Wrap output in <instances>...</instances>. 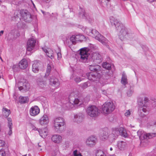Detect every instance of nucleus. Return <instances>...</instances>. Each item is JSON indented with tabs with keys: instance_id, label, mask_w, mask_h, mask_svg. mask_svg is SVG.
Here are the masks:
<instances>
[{
	"instance_id": "56",
	"label": "nucleus",
	"mask_w": 156,
	"mask_h": 156,
	"mask_svg": "<svg viewBox=\"0 0 156 156\" xmlns=\"http://www.w3.org/2000/svg\"><path fill=\"white\" fill-rule=\"evenodd\" d=\"M52 15H54V16H55V17H57V13H55L54 14L53 13H52Z\"/></svg>"
},
{
	"instance_id": "64",
	"label": "nucleus",
	"mask_w": 156,
	"mask_h": 156,
	"mask_svg": "<svg viewBox=\"0 0 156 156\" xmlns=\"http://www.w3.org/2000/svg\"><path fill=\"white\" fill-rule=\"evenodd\" d=\"M39 149H40V150L41 151L42 149H40V148H39Z\"/></svg>"
},
{
	"instance_id": "59",
	"label": "nucleus",
	"mask_w": 156,
	"mask_h": 156,
	"mask_svg": "<svg viewBox=\"0 0 156 156\" xmlns=\"http://www.w3.org/2000/svg\"><path fill=\"white\" fill-rule=\"evenodd\" d=\"M109 156H115V155L114 154H113L112 155H110Z\"/></svg>"
},
{
	"instance_id": "9",
	"label": "nucleus",
	"mask_w": 156,
	"mask_h": 156,
	"mask_svg": "<svg viewBox=\"0 0 156 156\" xmlns=\"http://www.w3.org/2000/svg\"><path fill=\"white\" fill-rule=\"evenodd\" d=\"M88 68L91 71L95 73L96 74H101V67L100 66L95 65L97 63L88 62Z\"/></svg>"
},
{
	"instance_id": "10",
	"label": "nucleus",
	"mask_w": 156,
	"mask_h": 156,
	"mask_svg": "<svg viewBox=\"0 0 156 156\" xmlns=\"http://www.w3.org/2000/svg\"><path fill=\"white\" fill-rule=\"evenodd\" d=\"M20 14L23 20L26 22H29L31 21V16L27 10H21Z\"/></svg>"
},
{
	"instance_id": "43",
	"label": "nucleus",
	"mask_w": 156,
	"mask_h": 156,
	"mask_svg": "<svg viewBox=\"0 0 156 156\" xmlns=\"http://www.w3.org/2000/svg\"><path fill=\"white\" fill-rule=\"evenodd\" d=\"M6 153L4 150H0V156H5Z\"/></svg>"
},
{
	"instance_id": "12",
	"label": "nucleus",
	"mask_w": 156,
	"mask_h": 156,
	"mask_svg": "<svg viewBox=\"0 0 156 156\" xmlns=\"http://www.w3.org/2000/svg\"><path fill=\"white\" fill-rule=\"evenodd\" d=\"M89 80L94 81L98 80L101 77V74H94L92 73H88L86 74Z\"/></svg>"
},
{
	"instance_id": "57",
	"label": "nucleus",
	"mask_w": 156,
	"mask_h": 156,
	"mask_svg": "<svg viewBox=\"0 0 156 156\" xmlns=\"http://www.w3.org/2000/svg\"><path fill=\"white\" fill-rule=\"evenodd\" d=\"M78 156H82L80 153H78Z\"/></svg>"
},
{
	"instance_id": "54",
	"label": "nucleus",
	"mask_w": 156,
	"mask_h": 156,
	"mask_svg": "<svg viewBox=\"0 0 156 156\" xmlns=\"http://www.w3.org/2000/svg\"><path fill=\"white\" fill-rule=\"evenodd\" d=\"M101 91H102V93L103 94H104V95H106V94H107V92H106V91L105 90H102Z\"/></svg>"
},
{
	"instance_id": "48",
	"label": "nucleus",
	"mask_w": 156,
	"mask_h": 156,
	"mask_svg": "<svg viewBox=\"0 0 156 156\" xmlns=\"http://www.w3.org/2000/svg\"><path fill=\"white\" fill-rule=\"evenodd\" d=\"M52 0H42V2L44 3L47 4L50 2Z\"/></svg>"
},
{
	"instance_id": "15",
	"label": "nucleus",
	"mask_w": 156,
	"mask_h": 156,
	"mask_svg": "<svg viewBox=\"0 0 156 156\" xmlns=\"http://www.w3.org/2000/svg\"><path fill=\"white\" fill-rule=\"evenodd\" d=\"M40 112V109L37 105L32 107L29 111L30 115L33 116H35L37 115Z\"/></svg>"
},
{
	"instance_id": "17",
	"label": "nucleus",
	"mask_w": 156,
	"mask_h": 156,
	"mask_svg": "<svg viewBox=\"0 0 156 156\" xmlns=\"http://www.w3.org/2000/svg\"><path fill=\"white\" fill-rule=\"evenodd\" d=\"M108 129L106 128L103 130L102 133H101L99 135V137L101 140H105L107 139L109 140V135H108Z\"/></svg>"
},
{
	"instance_id": "58",
	"label": "nucleus",
	"mask_w": 156,
	"mask_h": 156,
	"mask_svg": "<svg viewBox=\"0 0 156 156\" xmlns=\"http://www.w3.org/2000/svg\"><path fill=\"white\" fill-rule=\"evenodd\" d=\"M112 149H112V147H110V150L111 151H112Z\"/></svg>"
},
{
	"instance_id": "22",
	"label": "nucleus",
	"mask_w": 156,
	"mask_h": 156,
	"mask_svg": "<svg viewBox=\"0 0 156 156\" xmlns=\"http://www.w3.org/2000/svg\"><path fill=\"white\" fill-rule=\"evenodd\" d=\"M28 66V63L27 60L25 59H23L20 61L19 63V66L20 68L22 69H26Z\"/></svg>"
},
{
	"instance_id": "14",
	"label": "nucleus",
	"mask_w": 156,
	"mask_h": 156,
	"mask_svg": "<svg viewBox=\"0 0 156 156\" xmlns=\"http://www.w3.org/2000/svg\"><path fill=\"white\" fill-rule=\"evenodd\" d=\"M18 85L19 90H21L23 89L28 90L29 89V84L27 81L20 82L18 83Z\"/></svg>"
},
{
	"instance_id": "33",
	"label": "nucleus",
	"mask_w": 156,
	"mask_h": 156,
	"mask_svg": "<svg viewBox=\"0 0 156 156\" xmlns=\"http://www.w3.org/2000/svg\"><path fill=\"white\" fill-rule=\"evenodd\" d=\"M75 36L77 41H83L85 38V36L81 34H75Z\"/></svg>"
},
{
	"instance_id": "35",
	"label": "nucleus",
	"mask_w": 156,
	"mask_h": 156,
	"mask_svg": "<svg viewBox=\"0 0 156 156\" xmlns=\"http://www.w3.org/2000/svg\"><path fill=\"white\" fill-rule=\"evenodd\" d=\"M38 84L39 87L41 88H43L46 86V82L44 81L37 82Z\"/></svg>"
},
{
	"instance_id": "11",
	"label": "nucleus",
	"mask_w": 156,
	"mask_h": 156,
	"mask_svg": "<svg viewBox=\"0 0 156 156\" xmlns=\"http://www.w3.org/2000/svg\"><path fill=\"white\" fill-rule=\"evenodd\" d=\"M36 43L35 39L33 38L29 39L27 43V51H30L34 49L35 45Z\"/></svg>"
},
{
	"instance_id": "19",
	"label": "nucleus",
	"mask_w": 156,
	"mask_h": 156,
	"mask_svg": "<svg viewBox=\"0 0 156 156\" xmlns=\"http://www.w3.org/2000/svg\"><path fill=\"white\" fill-rule=\"evenodd\" d=\"M51 140L55 143L59 144L62 141V137L59 135L54 134L52 136Z\"/></svg>"
},
{
	"instance_id": "20",
	"label": "nucleus",
	"mask_w": 156,
	"mask_h": 156,
	"mask_svg": "<svg viewBox=\"0 0 156 156\" xmlns=\"http://www.w3.org/2000/svg\"><path fill=\"white\" fill-rule=\"evenodd\" d=\"M43 50L46 53L47 55L50 58L52 59L54 58L53 51L49 48H46L45 47L42 48Z\"/></svg>"
},
{
	"instance_id": "28",
	"label": "nucleus",
	"mask_w": 156,
	"mask_h": 156,
	"mask_svg": "<svg viewBox=\"0 0 156 156\" xmlns=\"http://www.w3.org/2000/svg\"><path fill=\"white\" fill-rule=\"evenodd\" d=\"M2 113L3 116L7 118L10 114V111L7 108L3 107L2 109Z\"/></svg>"
},
{
	"instance_id": "29",
	"label": "nucleus",
	"mask_w": 156,
	"mask_h": 156,
	"mask_svg": "<svg viewBox=\"0 0 156 156\" xmlns=\"http://www.w3.org/2000/svg\"><path fill=\"white\" fill-rule=\"evenodd\" d=\"M82 30L88 36H90V35H93L91 33L92 29L91 28L83 27Z\"/></svg>"
},
{
	"instance_id": "63",
	"label": "nucleus",
	"mask_w": 156,
	"mask_h": 156,
	"mask_svg": "<svg viewBox=\"0 0 156 156\" xmlns=\"http://www.w3.org/2000/svg\"><path fill=\"white\" fill-rule=\"evenodd\" d=\"M38 145L39 147H41V145H39V144H38Z\"/></svg>"
},
{
	"instance_id": "23",
	"label": "nucleus",
	"mask_w": 156,
	"mask_h": 156,
	"mask_svg": "<svg viewBox=\"0 0 156 156\" xmlns=\"http://www.w3.org/2000/svg\"><path fill=\"white\" fill-rule=\"evenodd\" d=\"M38 132L40 136L43 138H45L48 134V129L46 128L42 129H39Z\"/></svg>"
},
{
	"instance_id": "44",
	"label": "nucleus",
	"mask_w": 156,
	"mask_h": 156,
	"mask_svg": "<svg viewBox=\"0 0 156 156\" xmlns=\"http://www.w3.org/2000/svg\"><path fill=\"white\" fill-rule=\"evenodd\" d=\"M131 114L130 110H126V112L125 113V115L126 116L128 117Z\"/></svg>"
},
{
	"instance_id": "16",
	"label": "nucleus",
	"mask_w": 156,
	"mask_h": 156,
	"mask_svg": "<svg viewBox=\"0 0 156 156\" xmlns=\"http://www.w3.org/2000/svg\"><path fill=\"white\" fill-rule=\"evenodd\" d=\"M97 141L95 136H92L89 137L86 141V144L89 146L91 147L94 145Z\"/></svg>"
},
{
	"instance_id": "50",
	"label": "nucleus",
	"mask_w": 156,
	"mask_h": 156,
	"mask_svg": "<svg viewBox=\"0 0 156 156\" xmlns=\"http://www.w3.org/2000/svg\"><path fill=\"white\" fill-rule=\"evenodd\" d=\"M133 90H130L129 91L127 92V95L129 96L131 95L133 93Z\"/></svg>"
},
{
	"instance_id": "51",
	"label": "nucleus",
	"mask_w": 156,
	"mask_h": 156,
	"mask_svg": "<svg viewBox=\"0 0 156 156\" xmlns=\"http://www.w3.org/2000/svg\"><path fill=\"white\" fill-rule=\"evenodd\" d=\"M57 55L58 56V59H60L62 57V55L60 52H58L57 53Z\"/></svg>"
},
{
	"instance_id": "52",
	"label": "nucleus",
	"mask_w": 156,
	"mask_h": 156,
	"mask_svg": "<svg viewBox=\"0 0 156 156\" xmlns=\"http://www.w3.org/2000/svg\"><path fill=\"white\" fill-rule=\"evenodd\" d=\"M150 125L151 126H156V121H153L150 123Z\"/></svg>"
},
{
	"instance_id": "34",
	"label": "nucleus",
	"mask_w": 156,
	"mask_h": 156,
	"mask_svg": "<svg viewBox=\"0 0 156 156\" xmlns=\"http://www.w3.org/2000/svg\"><path fill=\"white\" fill-rule=\"evenodd\" d=\"M102 67L108 70H110L111 69V65L110 64L107 62H103L102 65Z\"/></svg>"
},
{
	"instance_id": "2",
	"label": "nucleus",
	"mask_w": 156,
	"mask_h": 156,
	"mask_svg": "<svg viewBox=\"0 0 156 156\" xmlns=\"http://www.w3.org/2000/svg\"><path fill=\"white\" fill-rule=\"evenodd\" d=\"M110 20L111 25L115 26L116 29L119 31L118 35L122 41L130 39L131 34L128 33V29L123 24L113 16L110 17Z\"/></svg>"
},
{
	"instance_id": "18",
	"label": "nucleus",
	"mask_w": 156,
	"mask_h": 156,
	"mask_svg": "<svg viewBox=\"0 0 156 156\" xmlns=\"http://www.w3.org/2000/svg\"><path fill=\"white\" fill-rule=\"evenodd\" d=\"M49 122V119L48 116L46 115H44L39 120V123L42 126L48 124Z\"/></svg>"
},
{
	"instance_id": "40",
	"label": "nucleus",
	"mask_w": 156,
	"mask_h": 156,
	"mask_svg": "<svg viewBox=\"0 0 156 156\" xmlns=\"http://www.w3.org/2000/svg\"><path fill=\"white\" fill-rule=\"evenodd\" d=\"M89 83L88 82H85L81 84V86L83 89H86L88 86H90V85H88Z\"/></svg>"
},
{
	"instance_id": "32",
	"label": "nucleus",
	"mask_w": 156,
	"mask_h": 156,
	"mask_svg": "<svg viewBox=\"0 0 156 156\" xmlns=\"http://www.w3.org/2000/svg\"><path fill=\"white\" fill-rule=\"evenodd\" d=\"M19 99V102L21 104L26 103L28 101V98L27 97L20 96Z\"/></svg>"
},
{
	"instance_id": "47",
	"label": "nucleus",
	"mask_w": 156,
	"mask_h": 156,
	"mask_svg": "<svg viewBox=\"0 0 156 156\" xmlns=\"http://www.w3.org/2000/svg\"><path fill=\"white\" fill-rule=\"evenodd\" d=\"M5 144V142L2 140H0V147H3Z\"/></svg>"
},
{
	"instance_id": "4",
	"label": "nucleus",
	"mask_w": 156,
	"mask_h": 156,
	"mask_svg": "<svg viewBox=\"0 0 156 156\" xmlns=\"http://www.w3.org/2000/svg\"><path fill=\"white\" fill-rule=\"evenodd\" d=\"M73 95L74 94L71 93L69 96V101L64 104L63 107L66 110L72 109L74 105H77L79 103L80 105L81 104L80 101L78 98H75Z\"/></svg>"
},
{
	"instance_id": "42",
	"label": "nucleus",
	"mask_w": 156,
	"mask_h": 156,
	"mask_svg": "<svg viewBox=\"0 0 156 156\" xmlns=\"http://www.w3.org/2000/svg\"><path fill=\"white\" fill-rule=\"evenodd\" d=\"M144 107H143V108L139 107L138 110V112H139L141 113V111H142L144 112H146L147 111V110L146 108Z\"/></svg>"
},
{
	"instance_id": "55",
	"label": "nucleus",
	"mask_w": 156,
	"mask_h": 156,
	"mask_svg": "<svg viewBox=\"0 0 156 156\" xmlns=\"http://www.w3.org/2000/svg\"><path fill=\"white\" fill-rule=\"evenodd\" d=\"M4 31L1 30L0 32V36H1L3 34Z\"/></svg>"
},
{
	"instance_id": "31",
	"label": "nucleus",
	"mask_w": 156,
	"mask_h": 156,
	"mask_svg": "<svg viewBox=\"0 0 156 156\" xmlns=\"http://www.w3.org/2000/svg\"><path fill=\"white\" fill-rule=\"evenodd\" d=\"M95 156H108L106 153L104 151L98 150L96 151L95 152Z\"/></svg>"
},
{
	"instance_id": "38",
	"label": "nucleus",
	"mask_w": 156,
	"mask_h": 156,
	"mask_svg": "<svg viewBox=\"0 0 156 156\" xmlns=\"http://www.w3.org/2000/svg\"><path fill=\"white\" fill-rule=\"evenodd\" d=\"M144 132L143 131L141 130H139L137 132V133L138 136L139 137L140 139L141 138V137L144 136L145 135V134H144Z\"/></svg>"
},
{
	"instance_id": "8",
	"label": "nucleus",
	"mask_w": 156,
	"mask_h": 156,
	"mask_svg": "<svg viewBox=\"0 0 156 156\" xmlns=\"http://www.w3.org/2000/svg\"><path fill=\"white\" fill-rule=\"evenodd\" d=\"M87 112L88 115L91 117H96L100 114L98 108L94 105L89 106L87 109Z\"/></svg>"
},
{
	"instance_id": "41",
	"label": "nucleus",
	"mask_w": 156,
	"mask_h": 156,
	"mask_svg": "<svg viewBox=\"0 0 156 156\" xmlns=\"http://www.w3.org/2000/svg\"><path fill=\"white\" fill-rule=\"evenodd\" d=\"M144 101H140L138 102V104L139 107L143 108V107H146L147 105L145 103H144Z\"/></svg>"
},
{
	"instance_id": "7",
	"label": "nucleus",
	"mask_w": 156,
	"mask_h": 156,
	"mask_svg": "<svg viewBox=\"0 0 156 156\" xmlns=\"http://www.w3.org/2000/svg\"><path fill=\"white\" fill-rule=\"evenodd\" d=\"M115 109L114 104L111 102H106L102 106L101 112L105 115L111 113Z\"/></svg>"
},
{
	"instance_id": "46",
	"label": "nucleus",
	"mask_w": 156,
	"mask_h": 156,
	"mask_svg": "<svg viewBox=\"0 0 156 156\" xmlns=\"http://www.w3.org/2000/svg\"><path fill=\"white\" fill-rule=\"evenodd\" d=\"M74 80L76 83H79L81 80V79L79 77H76L74 79Z\"/></svg>"
},
{
	"instance_id": "61",
	"label": "nucleus",
	"mask_w": 156,
	"mask_h": 156,
	"mask_svg": "<svg viewBox=\"0 0 156 156\" xmlns=\"http://www.w3.org/2000/svg\"><path fill=\"white\" fill-rule=\"evenodd\" d=\"M42 12L43 13V14H44V12L43 11H42Z\"/></svg>"
},
{
	"instance_id": "3",
	"label": "nucleus",
	"mask_w": 156,
	"mask_h": 156,
	"mask_svg": "<svg viewBox=\"0 0 156 156\" xmlns=\"http://www.w3.org/2000/svg\"><path fill=\"white\" fill-rule=\"evenodd\" d=\"M111 130L112 133L109 135V137L110 142H112L119 135L125 138L128 137L126 131L124 127L119 126L113 128Z\"/></svg>"
},
{
	"instance_id": "45",
	"label": "nucleus",
	"mask_w": 156,
	"mask_h": 156,
	"mask_svg": "<svg viewBox=\"0 0 156 156\" xmlns=\"http://www.w3.org/2000/svg\"><path fill=\"white\" fill-rule=\"evenodd\" d=\"M30 126L32 128V129L35 130H37L38 131L39 129L37 128L34 125L32 124H30Z\"/></svg>"
},
{
	"instance_id": "6",
	"label": "nucleus",
	"mask_w": 156,
	"mask_h": 156,
	"mask_svg": "<svg viewBox=\"0 0 156 156\" xmlns=\"http://www.w3.org/2000/svg\"><path fill=\"white\" fill-rule=\"evenodd\" d=\"M91 33L93 35L90 36L94 38L96 40L102 43L103 45H107L108 43V40L103 36L100 34L96 29H92Z\"/></svg>"
},
{
	"instance_id": "24",
	"label": "nucleus",
	"mask_w": 156,
	"mask_h": 156,
	"mask_svg": "<svg viewBox=\"0 0 156 156\" xmlns=\"http://www.w3.org/2000/svg\"><path fill=\"white\" fill-rule=\"evenodd\" d=\"M39 63L38 61H35L34 62L32 65V71L34 73H37L39 71L38 67Z\"/></svg>"
},
{
	"instance_id": "1",
	"label": "nucleus",
	"mask_w": 156,
	"mask_h": 156,
	"mask_svg": "<svg viewBox=\"0 0 156 156\" xmlns=\"http://www.w3.org/2000/svg\"><path fill=\"white\" fill-rule=\"evenodd\" d=\"M86 48H84L80 49V61L83 62H88L99 64L102 62V58L98 52H93L89 54L86 50Z\"/></svg>"
},
{
	"instance_id": "13",
	"label": "nucleus",
	"mask_w": 156,
	"mask_h": 156,
	"mask_svg": "<svg viewBox=\"0 0 156 156\" xmlns=\"http://www.w3.org/2000/svg\"><path fill=\"white\" fill-rule=\"evenodd\" d=\"M50 85L55 87L56 88H58L60 85V82L58 79L54 76H51L49 79Z\"/></svg>"
},
{
	"instance_id": "37",
	"label": "nucleus",
	"mask_w": 156,
	"mask_h": 156,
	"mask_svg": "<svg viewBox=\"0 0 156 156\" xmlns=\"http://www.w3.org/2000/svg\"><path fill=\"white\" fill-rule=\"evenodd\" d=\"M51 66L48 64L47 69L46 70V73L45 75V77H47L49 75L51 69Z\"/></svg>"
},
{
	"instance_id": "60",
	"label": "nucleus",
	"mask_w": 156,
	"mask_h": 156,
	"mask_svg": "<svg viewBox=\"0 0 156 156\" xmlns=\"http://www.w3.org/2000/svg\"><path fill=\"white\" fill-rule=\"evenodd\" d=\"M128 156H132V155L131 154H129Z\"/></svg>"
},
{
	"instance_id": "30",
	"label": "nucleus",
	"mask_w": 156,
	"mask_h": 156,
	"mask_svg": "<svg viewBox=\"0 0 156 156\" xmlns=\"http://www.w3.org/2000/svg\"><path fill=\"white\" fill-rule=\"evenodd\" d=\"M84 10H82V12L80 13L79 16L80 17L82 18L83 19H87L90 22H91L90 21L89 19H90V17L88 16L87 15V14H86L84 12Z\"/></svg>"
},
{
	"instance_id": "27",
	"label": "nucleus",
	"mask_w": 156,
	"mask_h": 156,
	"mask_svg": "<svg viewBox=\"0 0 156 156\" xmlns=\"http://www.w3.org/2000/svg\"><path fill=\"white\" fill-rule=\"evenodd\" d=\"M126 146V143L123 141H119L118 143V147L120 150H124Z\"/></svg>"
},
{
	"instance_id": "49",
	"label": "nucleus",
	"mask_w": 156,
	"mask_h": 156,
	"mask_svg": "<svg viewBox=\"0 0 156 156\" xmlns=\"http://www.w3.org/2000/svg\"><path fill=\"white\" fill-rule=\"evenodd\" d=\"M73 156H78V154H77V151L75 150L73 152Z\"/></svg>"
},
{
	"instance_id": "26",
	"label": "nucleus",
	"mask_w": 156,
	"mask_h": 156,
	"mask_svg": "<svg viewBox=\"0 0 156 156\" xmlns=\"http://www.w3.org/2000/svg\"><path fill=\"white\" fill-rule=\"evenodd\" d=\"M121 83L124 85L125 86L128 83L127 76L125 73L123 72L121 79Z\"/></svg>"
},
{
	"instance_id": "39",
	"label": "nucleus",
	"mask_w": 156,
	"mask_h": 156,
	"mask_svg": "<svg viewBox=\"0 0 156 156\" xmlns=\"http://www.w3.org/2000/svg\"><path fill=\"white\" fill-rule=\"evenodd\" d=\"M145 135L146 137L148 138H151L155 136L156 135V133H148L146 134Z\"/></svg>"
},
{
	"instance_id": "53",
	"label": "nucleus",
	"mask_w": 156,
	"mask_h": 156,
	"mask_svg": "<svg viewBox=\"0 0 156 156\" xmlns=\"http://www.w3.org/2000/svg\"><path fill=\"white\" fill-rule=\"evenodd\" d=\"M148 101H149V99L147 98L146 97H145L144 98V103H145L146 104V103H147V102H148Z\"/></svg>"
},
{
	"instance_id": "25",
	"label": "nucleus",
	"mask_w": 156,
	"mask_h": 156,
	"mask_svg": "<svg viewBox=\"0 0 156 156\" xmlns=\"http://www.w3.org/2000/svg\"><path fill=\"white\" fill-rule=\"evenodd\" d=\"M74 120L78 123L81 122L83 119V115L81 113H79L74 115Z\"/></svg>"
},
{
	"instance_id": "21",
	"label": "nucleus",
	"mask_w": 156,
	"mask_h": 156,
	"mask_svg": "<svg viewBox=\"0 0 156 156\" xmlns=\"http://www.w3.org/2000/svg\"><path fill=\"white\" fill-rule=\"evenodd\" d=\"M8 127L9 128V130L8 132V134L11 135L12 134V128L13 127L12 120L11 118H7Z\"/></svg>"
},
{
	"instance_id": "5",
	"label": "nucleus",
	"mask_w": 156,
	"mask_h": 156,
	"mask_svg": "<svg viewBox=\"0 0 156 156\" xmlns=\"http://www.w3.org/2000/svg\"><path fill=\"white\" fill-rule=\"evenodd\" d=\"M53 121L55 130L58 132H62L64 129L65 124L64 119L62 117H57L54 119Z\"/></svg>"
},
{
	"instance_id": "62",
	"label": "nucleus",
	"mask_w": 156,
	"mask_h": 156,
	"mask_svg": "<svg viewBox=\"0 0 156 156\" xmlns=\"http://www.w3.org/2000/svg\"><path fill=\"white\" fill-rule=\"evenodd\" d=\"M33 5L34 7L35 8V5L34 3H33Z\"/></svg>"
},
{
	"instance_id": "36",
	"label": "nucleus",
	"mask_w": 156,
	"mask_h": 156,
	"mask_svg": "<svg viewBox=\"0 0 156 156\" xmlns=\"http://www.w3.org/2000/svg\"><path fill=\"white\" fill-rule=\"evenodd\" d=\"M69 39L71 42H72V44H75L77 41L75 35H73L70 37Z\"/></svg>"
}]
</instances>
